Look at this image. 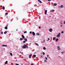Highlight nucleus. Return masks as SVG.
<instances>
[{
    "instance_id": "obj_6",
    "label": "nucleus",
    "mask_w": 65,
    "mask_h": 65,
    "mask_svg": "<svg viewBox=\"0 0 65 65\" xmlns=\"http://www.w3.org/2000/svg\"><path fill=\"white\" fill-rule=\"evenodd\" d=\"M47 10H46L45 11V14H46L47 13Z\"/></svg>"
},
{
    "instance_id": "obj_1",
    "label": "nucleus",
    "mask_w": 65,
    "mask_h": 65,
    "mask_svg": "<svg viewBox=\"0 0 65 65\" xmlns=\"http://www.w3.org/2000/svg\"><path fill=\"white\" fill-rule=\"evenodd\" d=\"M61 34V33H59L57 36V37H60V34Z\"/></svg>"
},
{
    "instance_id": "obj_4",
    "label": "nucleus",
    "mask_w": 65,
    "mask_h": 65,
    "mask_svg": "<svg viewBox=\"0 0 65 65\" xmlns=\"http://www.w3.org/2000/svg\"><path fill=\"white\" fill-rule=\"evenodd\" d=\"M32 54H30V55L29 56V59H31V57H32Z\"/></svg>"
},
{
    "instance_id": "obj_54",
    "label": "nucleus",
    "mask_w": 65,
    "mask_h": 65,
    "mask_svg": "<svg viewBox=\"0 0 65 65\" xmlns=\"http://www.w3.org/2000/svg\"><path fill=\"white\" fill-rule=\"evenodd\" d=\"M16 61H17V59H16Z\"/></svg>"
},
{
    "instance_id": "obj_24",
    "label": "nucleus",
    "mask_w": 65,
    "mask_h": 65,
    "mask_svg": "<svg viewBox=\"0 0 65 65\" xmlns=\"http://www.w3.org/2000/svg\"><path fill=\"white\" fill-rule=\"evenodd\" d=\"M35 44L37 45V46H39V45H38V44L37 43H35Z\"/></svg>"
},
{
    "instance_id": "obj_37",
    "label": "nucleus",
    "mask_w": 65,
    "mask_h": 65,
    "mask_svg": "<svg viewBox=\"0 0 65 65\" xmlns=\"http://www.w3.org/2000/svg\"><path fill=\"white\" fill-rule=\"evenodd\" d=\"M5 14L7 15V14H8V13H5Z\"/></svg>"
},
{
    "instance_id": "obj_58",
    "label": "nucleus",
    "mask_w": 65,
    "mask_h": 65,
    "mask_svg": "<svg viewBox=\"0 0 65 65\" xmlns=\"http://www.w3.org/2000/svg\"><path fill=\"white\" fill-rule=\"evenodd\" d=\"M30 45H29V46H30Z\"/></svg>"
},
{
    "instance_id": "obj_40",
    "label": "nucleus",
    "mask_w": 65,
    "mask_h": 65,
    "mask_svg": "<svg viewBox=\"0 0 65 65\" xmlns=\"http://www.w3.org/2000/svg\"><path fill=\"white\" fill-rule=\"evenodd\" d=\"M40 58H42V56L41 55V57H40Z\"/></svg>"
},
{
    "instance_id": "obj_33",
    "label": "nucleus",
    "mask_w": 65,
    "mask_h": 65,
    "mask_svg": "<svg viewBox=\"0 0 65 65\" xmlns=\"http://www.w3.org/2000/svg\"><path fill=\"white\" fill-rule=\"evenodd\" d=\"M43 55H45V53H44V52H43Z\"/></svg>"
},
{
    "instance_id": "obj_17",
    "label": "nucleus",
    "mask_w": 65,
    "mask_h": 65,
    "mask_svg": "<svg viewBox=\"0 0 65 65\" xmlns=\"http://www.w3.org/2000/svg\"><path fill=\"white\" fill-rule=\"evenodd\" d=\"M50 11H51V12H54L55 10H52Z\"/></svg>"
},
{
    "instance_id": "obj_25",
    "label": "nucleus",
    "mask_w": 65,
    "mask_h": 65,
    "mask_svg": "<svg viewBox=\"0 0 65 65\" xmlns=\"http://www.w3.org/2000/svg\"><path fill=\"white\" fill-rule=\"evenodd\" d=\"M61 8H63V5H61L60 6Z\"/></svg>"
},
{
    "instance_id": "obj_19",
    "label": "nucleus",
    "mask_w": 65,
    "mask_h": 65,
    "mask_svg": "<svg viewBox=\"0 0 65 65\" xmlns=\"http://www.w3.org/2000/svg\"><path fill=\"white\" fill-rule=\"evenodd\" d=\"M2 46H7V45H2Z\"/></svg>"
},
{
    "instance_id": "obj_53",
    "label": "nucleus",
    "mask_w": 65,
    "mask_h": 65,
    "mask_svg": "<svg viewBox=\"0 0 65 65\" xmlns=\"http://www.w3.org/2000/svg\"><path fill=\"white\" fill-rule=\"evenodd\" d=\"M16 31H18V29H16Z\"/></svg>"
},
{
    "instance_id": "obj_49",
    "label": "nucleus",
    "mask_w": 65,
    "mask_h": 65,
    "mask_svg": "<svg viewBox=\"0 0 65 65\" xmlns=\"http://www.w3.org/2000/svg\"><path fill=\"white\" fill-rule=\"evenodd\" d=\"M6 18H8V17H7Z\"/></svg>"
},
{
    "instance_id": "obj_21",
    "label": "nucleus",
    "mask_w": 65,
    "mask_h": 65,
    "mask_svg": "<svg viewBox=\"0 0 65 65\" xmlns=\"http://www.w3.org/2000/svg\"><path fill=\"white\" fill-rule=\"evenodd\" d=\"M43 50H46V48H45V47H43Z\"/></svg>"
},
{
    "instance_id": "obj_31",
    "label": "nucleus",
    "mask_w": 65,
    "mask_h": 65,
    "mask_svg": "<svg viewBox=\"0 0 65 65\" xmlns=\"http://www.w3.org/2000/svg\"><path fill=\"white\" fill-rule=\"evenodd\" d=\"M65 53V52L64 51H63L61 52V53L62 54H63V53Z\"/></svg>"
},
{
    "instance_id": "obj_3",
    "label": "nucleus",
    "mask_w": 65,
    "mask_h": 65,
    "mask_svg": "<svg viewBox=\"0 0 65 65\" xmlns=\"http://www.w3.org/2000/svg\"><path fill=\"white\" fill-rule=\"evenodd\" d=\"M49 31L50 32H52V31H53V29L52 28H50L49 29Z\"/></svg>"
},
{
    "instance_id": "obj_9",
    "label": "nucleus",
    "mask_w": 65,
    "mask_h": 65,
    "mask_svg": "<svg viewBox=\"0 0 65 65\" xmlns=\"http://www.w3.org/2000/svg\"><path fill=\"white\" fill-rule=\"evenodd\" d=\"M38 2H39V3H42V2H41V1L39 0H38Z\"/></svg>"
},
{
    "instance_id": "obj_2",
    "label": "nucleus",
    "mask_w": 65,
    "mask_h": 65,
    "mask_svg": "<svg viewBox=\"0 0 65 65\" xmlns=\"http://www.w3.org/2000/svg\"><path fill=\"white\" fill-rule=\"evenodd\" d=\"M57 49L58 51H60V50H61L60 49V48L59 46H58L57 47Z\"/></svg>"
},
{
    "instance_id": "obj_22",
    "label": "nucleus",
    "mask_w": 65,
    "mask_h": 65,
    "mask_svg": "<svg viewBox=\"0 0 65 65\" xmlns=\"http://www.w3.org/2000/svg\"><path fill=\"white\" fill-rule=\"evenodd\" d=\"M2 9H3L4 10V9H5V7H4V6L3 7Z\"/></svg>"
},
{
    "instance_id": "obj_38",
    "label": "nucleus",
    "mask_w": 65,
    "mask_h": 65,
    "mask_svg": "<svg viewBox=\"0 0 65 65\" xmlns=\"http://www.w3.org/2000/svg\"><path fill=\"white\" fill-rule=\"evenodd\" d=\"M61 33H64V32H63V31H61Z\"/></svg>"
},
{
    "instance_id": "obj_41",
    "label": "nucleus",
    "mask_w": 65,
    "mask_h": 65,
    "mask_svg": "<svg viewBox=\"0 0 65 65\" xmlns=\"http://www.w3.org/2000/svg\"><path fill=\"white\" fill-rule=\"evenodd\" d=\"M48 40H50V39L49 38H48Z\"/></svg>"
},
{
    "instance_id": "obj_52",
    "label": "nucleus",
    "mask_w": 65,
    "mask_h": 65,
    "mask_svg": "<svg viewBox=\"0 0 65 65\" xmlns=\"http://www.w3.org/2000/svg\"><path fill=\"white\" fill-rule=\"evenodd\" d=\"M21 53H22V54H23V52H22Z\"/></svg>"
},
{
    "instance_id": "obj_13",
    "label": "nucleus",
    "mask_w": 65,
    "mask_h": 65,
    "mask_svg": "<svg viewBox=\"0 0 65 65\" xmlns=\"http://www.w3.org/2000/svg\"><path fill=\"white\" fill-rule=\"evenodd\" d=\"M55 40H56V42H57V41H58V40H59V39H58V38H57Z\"/></svg>"
},
{
    "instance_id": "obj_11",
    "label": "nucleus",
    "mask_w": 65,
    "mask_h": 65,
    "mask_svg": "<svg viewBox=\"0 0 65 65\" xmlns=\"http://www.w3.org/2000/svg\"><path fill=\"white\" fill-rule=\"evenodd\" d=\"M22 48H26V47L25 46H22Z\"/></svg>"
},
{
    "instance_id": "obj_18",
    "label": "nucleus",
    "mask_w": 65,
    "mask_h": 65,
    "mask_svg": "<svg viewBox=\"0 0 65 65\" xmlns=\"http://www.w3.org/2000/svg\"><path fill=\"white\" fill-rule=\"evenodd\" d=\"M36 35H38V36H39V34L38 33H37L36 34Z\"/></svg>"
},
{
    "instance_id": "obj_32",
    "label": "nucleus",
    "mask_w": 65,
    "mask_h": 65,
    "mask_svg": "<svg viewBox=\"0 0 65 65\" xmlns=\"http://www.w3.org/2000/svg\"><path fill=\"white\" fill-rule=\"evenodd\" d=\"M23 43H25L26 42V41H24L23 42Z\"/></svg>"
},
{
    "instance_id": "obj_44",
    "label": "nucleus",
    "mask_w": 65,
    "mask_h": 65,
    "mask_svg": "<svg viewBox=\"0 0 65 65\" xmlns=\"http://www.w3.org/2000/svg\"><path fill=\"white\" fill-rule=\"evenodd\" d=\"M63 23L64 24H65V21H64Z\"/></svg>"
},
{
    "instance_id": "obj_59",
    "label": "nucleus",
    "mask_w": 65,
    "mask_h": 65,
    "mask_svg": "<svg viewBox=\"0 0 65 65\" xmlns=\"http://www.w3.org/2000/svg\"><path fill=\"white\" fill-rule=\"evenodd\" d=\"M64 65H65V64H64Z\"/></svg>"
},
{
    "instance_id": "obj_30",
    "label": "nucleus",
    "mask_w": 65,
    "mask_h": 65,
    "mask_svg": "<svg viewBox=\"0 0 65 65\" xmlns=\"http://www.w3.org/2000/svg\"><path fill=\"white\" fill-rule=\"evenodd\" d=\"M44 61L45 62H47V61H46V60H44Z\"/></svg>"
},
{
    "instance_id": "obj_34",
    "label": "nucleus",
    "mask_w": 65,
    "mask_h": 65,
    "mask_svg": "<svg viewBox=\"0 0 65 65\" xmlns=\"http://www.w3.org/2000/svg\"><path fill=\"white\" fill-rule=\"evenodd\" d=\"M27 33V31H25L24 32V33Z\"/></svg>"
},
{
    "instance_id": "obj_50",
    "label": "nucleus",
    "mask_w": 65,
    "mask_h": 65,
    "mask_svg": "<svg viewBox=\"0 0 65 65\" xmlns=\"http://www.w3.org/2000/svg\"><path fill=\"white\" fill-rule=\"evenodd\" d=\"M58 7L59 8V7H60V6H58Z\"/></svg>"
},
{
    "instance_id": "obj_8",
    "label": "nucleus",
    "mask_w": 65,
    "mask_h": 65,
    "mask_svg": "<svg viewBox=\"0 0 65 65\" xmlns=\"http://www.w3.org/2000/svg\"><path fill=\"white\" fill-rule=\"evenodd\" d=\"M22 36L23 38V39H24L25 38V37L24 36V35H22Z\"/></svg>"
},
{
    "instance_id": "obj_47",
    "label": "nucleus",
    "mask_w": 65,
    "mask_h": 65,
    "mask_svg": "<svg viewBox=\"0 0 65 65\" xmlns=\"http://www.w3.org/2000/svg\"><path fill=\"white\" fill-rule=\"evenodd\" d=\"M60 27H62V25H61V26H60Z\"/></svg>"
},
{
    "instance_id": "obj_55",
    "label": "nucleus",
    "mask_w": 65,
    "mask_h": 65,
    "mask_svg": "<svg viewBox=\"0 0 65 65\" xmlns=\"http://www.w3.org/2000/svg\"><path fill=\"white\" fill-rule=\"evenodd\" d=\"M30 44H31V43H30Z\"/></svg>"
},
{
    "instance_id": "obj_46",
    "label": "nucleus",
    "mask_w": 65,
    "mask_h": 65,
    "mask_svg": "<svg viewBox=\"0 0 65 65\" xmlns=\"http://www.w3.org/2000/svg\"><path fill=\"white\" fill-rule=\"evenodd\" d=\"M61 24H62V25H63V23H61Z\"/></svg>"
},
{
    "instance_id": "obj_16",
    "label": "nucleus",
    "mask_w": 65,
    "mask_h": 65,
    "mask_svg": "<svg viewBox=\"0 0 65 65\" xmlns=\"http://www.w3.org/2000/svg\"><path fill=\"white\" fill-rule=\"evenodd\" d=\"M41 42L42 43H44L45 42V40H44L43 41H42Z\"/></svg>"
},
{
    "instance_id": "obj_57",
    "label": "nucleus",
    "mask_w": 65,
    "mask_h": 65,
    "mask_svg": "<svg viewBox=\"0 0 65 65\" xmlns=\"http://www.w3.org/2000/svg\"><path fill=\"white\" fill-rule=\"evenodd\" d=\"M26 38H28V37H26Z\"/></svg>"
},
{
    "instance_id": "obj_51",
    "label": "nucleus",
    "mask_w": 65,
    "mask_h": 65,
    "mask_svg": "<svg viewBox=\"0 0 65 65\" xmlns=\"http://www.w3.org/2000/svg\"><path fill=\"white\" fill-rule=\"evenodd\" d=\"M50 18H51V16H50Z\"/></svg>"
},
{
    "instance_id": "obj_39",
    "label": "nucleus",
    "mask_w": 65,
    "mask_h": 65,
    "mask_svg": "<svg viewBox=\"0 0 65 65\" xmlns=\"http://www.w3.org/2000/svg\"><path fill=\"white\" fill-rule=\"evenodd\" d=\"M51 0H47V1H51Z\"/></svg>"
},
{
    "instance_id": "obj_20",
    "label": "nucleus",
    "mask_w": 65,
    "mask_h": 65,
    "mask_svg": "<svg viewBox=\"0 0 65 65\" xmlns=\"http://www.w3.org/2000/svg\"><path fill=\"white\" fill-rule=\"evenodd\" d=\"M8 62V61H6L5 62V64H7V63Z\"/></svg>"
},
{
    "instance_id": "obj_26",
    "label": "nucleus",
    "mask_w": 65,
    "mask_h": 65,
    "mask_svg": "<svg viewBox=\"0 0 65 65\" xmlns=\"http://www.w3.org/2000/svg\"><path fill=\"white\" fill-rule=\"evenodd\" d=\"M6 33H7V31H6L5 32H4V34H6Z\"/></svg>"
},
{
    "instance_id": "obj_28",
    "label": "nucleus",
    "mask_w": 65,
    "mask_h": 65,
    "mask_svg": "<svg viewBox=\"0 0 65 65\" xmlns=\"http://www.w3.org/2000/svg\"><path fill=\"white\" fill-rule=\"evenodd\" d=\"M20 40H23V38H20Z\"/></svg>"
},
{
    "instance_id": "obj_35",
    "label": "nucleus",
    "mask_w": 65,
    "mask_h": 65,
    "mask_svg": "<svg viewBox=\"0 0 65 65\" xmlns=\"http://www.w3.org/2000/svg\"><path fill=\"white\" fill-rule=\"evenodd\" d=\"M45 59H46V60H47V57H45Z\"/></svg>"
},
{
    "instance_id": "obj_43",
    "label": "nucleus",
    "mask_w": 65,
    "mask_h": 65,
    "mask_svg": "<svg viewBox=\"0 0 65 65\" xmlns=\"http://www.w3.org/2000/svg\"><path fill=\"white\" fill-rule=\"evenodd\" d=\"M30 34H31V33H32V32L30 31Z\"/></svg>"
},
{
    "instance_id": "obj_5",
    "label": "nucleus",
    "mask_w": 65,
    "mask_h": 65,
    "mask_svg": "<svg viewBox=\"0 0 65 65\" xmlns=\"http://www.w3.org/2000/svg\"><path fill=\"white\" fill-rule=\"evenodd\" d=\"M32 33L33 34V35H34H34H35V33L34 31H33L32 32Z\"/></svg>"
},
{
    "instance_id": "obj_48",
    "label": "nucleus",
    "mask_w": 65,
    "mask_h": 65,
    "mask_svg": "<svg viewBox=\"0 0 65 65\" xmlns=\"http://www.w3.org/2000/svg\"><path fill=\"white\" fill-rule=\"evenodd\" d=\"M31 65H33V63H32Z\"/></svg>"
},
{
    "instance_id": "obj_56",
    "label": "nucleus",
    "mask_w": 65,
    "mask_h": 65,
    "mask_svg": "<svg viewBox=\"0 0 65 65\" xmlns=\"http://www.w3.org/2000/svg\"><path fill=\"white\" fill-rule=\"evenodd\" d=\"M20 53H21V52H20Z\"/></svg>"
},
{
    "instance_id": "obj_45",
    "label": "nucleus",
    "mask_w": 65,
    "mask_h": 65,
    "mask_svg": "<svg viewBox=\"0 0 65 65\" xmlns=\"http://www.w3.org/2000/svg\"><path fill=\"white\" fill-rule=\"evenodd\" d=\"M16 65H19V64H17V63H16Z\"/></svg>"
},
{
    "instance_id": "obj_7",
    "label": "nucleus",
    "mask_w": 65,
    "mask_h": 65,
    "mask_svg": "<svg viewBox=\"0 0 65 65\" xmlns=\"http://www.w3.org/2000/svg\"><path fill=\"white\" fill-rule=\"evenodd\" d=\"M24 46H25L26 48H26H28V46H27V45H26L25 44H24Z\"/></svg>"
},
{
    "instance_id": "obj_42",
    "label": "nucleus",
    "mask_w": 65,
    "mask_h": 65,
    "mask_svg": "<svg viewBox=\"0 0 65 65\" xmlns=\"http://www.w3.org/2000/svg\"><path fill=\"white\" fill-rule=\"evenodd\" d=\"M39 29H40V28H41V27H39Z\"/></svg>"
},
{
    "instance_id": "obj_10",
    "label": "nucleus",
    "mask_w": 65,
    "mask_h": 65,
    "mask_svg": "<svg viewBox=\"0 0 65 65\" xmlns=\"http://www.w3.org/2000/svg\"><path fill=\"white\" fill-rule=\"evenodd\" d=\"M56 39V37H54L53 38V40H55V39Z\"/></svg>"
},
{
    "instance_id": "obj_27",
    "label": "nucleus",
    "mask_w": 65,
    "mask_h": 65,
    "mask_svg": "<svg viewBox=\"0 0 65 65\" xmlns=\"http://www.w3.org/2000/svg\"><path fill=\"white\" fill-rule=\"evenodd\" d=\"M1 34H3V31L1 32Z\"/></svg>"
},
{
    "instance_id": "obj_12",
    "label": "nucleus",
    "mask_w": 65,
    "mask_h": 65,
    "mask_svg": "<svg viewBox=\"0 0 65 65\" xmlns=\"http://www.w3.org/2000/svg\"><path fill=\"white\" fill-rule=\"evenodd\" d=\"M7 26H8V25H7L6 27H5V29H6V30L7 29Z\"/></svg>"
},
{
    "instance_id": "obj_15",
    "label": "nucleus",
    "mask_w": 65,
    "mask_h": 65,
    "mask_svg": "<svg viewBox=\"0 0 65 65\" xmlns=\"http://www.w3.org/2000/svg\"><path fill=\"white\" fill-rule=\"evenodd\" d=\"M33 58H35L36 57V55H33Z\"/></svg>"
},
{
    "instance_id": "obj_14",
    "label": "nucleus",
    "mask_w": 65,
    "mask_h": 65,
    "mask_svg": "<svg viewBox=\"0 0 65 65\" xmlns=\"http://www.w3.org/2000/svg\"><path fill=\"white\" fill-rule=\"evenodd\" d=\"M57 5V3H56L54 4H53V5H54V6H56Z\"/></svg>"
},
{
    "instance_id": "obj_36",
    "label": "nucleus",
    "mask_w": 65,
    "mask_h": 65,
    "mask_svg": "<svg viewBox=\"0 0 65 65\" xmlns=\"http://www.w3.org/2000/svg\"><path fill=\"white\" fill-rule=\"evenodd\" d=\"M48 56H49V55H47V58H48Z\"/></svg>"
},
{
    "instance_id": "obj_23",
    "label": "nucleus",
    "mask_w": 65,
    "mask_h": 65,
    "mask_svg": "<svg viewBox=\"0 0 65 65\" xmlns=\"http://www.w3.org/2000/svg\"><path fill=\"white\" fill-rule=\"evenodd\" d=\"M24 40H25V41H27V38H25L24 39Z\"/></svg>"
},
{
    "instance_id": "obj_29",
    "label": "nucleus",
    "mask_w": 65,
    "mask_h": 65,
    "mask_svg": "<svg viewBox=\"0 0 65 65\" xmlns=\"http://www.w3.org/2000/svg\"><path fill=\"white\" fill-rule=\"evenodd\" d=\"M10 55L12 56V53H10Z\"/></svg>"
}]
</instances>
